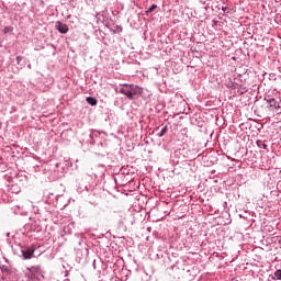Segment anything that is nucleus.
<instances>
[{
  "label": "nucleus",
  "instance_id": "obj_1",
  "mask_svg": "<svg viewBox=\"0 0 281 281\" xmlns=\"http://www.w3.org/2000/svg\"><path fill=\"white\" fill-rule=\"evenodd\" d=\"M265 102L268 104L267 108L270 111H274L277 113V115H280V113H281L280 102H278L274 98H272L270 95L265 97Z\"/></svg>",
  "mask_w": 281,
  "mask_h": 281
},
{
  "label": "nucleus",
  "instance_id": "obj_2",
  "mask_svg": "<svg viewBox=\"0 0 281 281\" xmlns=\"http://www.w3.org/2000/svg\"><path fill=\"white\" fill-rule=\"evenodd\" d=\"M123 87H130V89L128 88H121L119 90V93H122L123 95H126V98H128V100H133V98L137 93V92H135L134 86L128 85V83H124Z\"/></svg>",
  "mask_w": 281,
  "mask_h": 281
},
{
  "label": "nucleus",
  "instance_id": "obj_3",
  "mask_svg": "<svg viewBox=\"0 0 281 281\" xmlns=\"http://www.w3.org/2000/svg\"><path fill=\"white\" fill-rule=\"evenodd\" d=\"M30 273H26L29 281H41V268L32 267L29 269Z\"/></svg>",
  "mask_w": 281,
  "mask_h": 281
},
{
  "label": "nucleus",
  "instance_id": "obj_4",
  "mask_svg": "<svg viewBox=\"0 0 281 281\" xmlns=\"http://www.w3.org/2000/svg\"><path fill=\"white\" fill-rule=\"evenodd\" d=\"M55 27L60 34H67L69 32V26L63 22H56Z\"/></svg>",
  "mask_w": 281,
  "mask_h": 281
},
{
  "label": "nucleus",
  "instance_id": "obj_5",
  "mask_svg": "<svg viewBox=\"0 0 281 281\" xmlns=\"http://www.w3.org/2000/svg\"><path fill=\"white\" fill-rule=\"evenodd\" d=\"M22 255L24 260H30L32 258V256H34V248H26L24 250H22Z\"/></svg>",
  "mask_w": 281,
  "mask_h": 281
},
{
  "label": "nucleus",
  "instance_id": "obj_6",
  "mask_svg": "<svg viewBox=\"0 0 281 281\" xmlns=\"http://www.w3.org/2000/svg\"><path fill=\"white\" fill-rule=\"evenodd\" d=\"M89 203H91V205H98L100 203V195L95 193L89 195Z\"/></svg>",
  "mask_w": 281,
  "mask_h": 281
},
{
  "label": "nucleus",
  "instance_id": "obj_7",
  "mask_svg": "<svg viewBox=\"0 0 281 281\" xmlns=\"http://www.w3.org/2000/svg\"><path fill=\"white\" fill-rule=\"evenodd\" d=\"M86 102L90 104V106H95L98 104V100L93 97L86 98Z\"/></svg>",
  "mask_w": 281,
  "mask_h": 281
},
{
  "label": "nucleus",
  "instance_id": "obj_8",
  "mask_svg": "<svg viewBox=\"0 0 281 281\" xmlns=\"http://www.w3.org/2000/svg\"><path fill=\"white\" fill-rule=\"evenodd\" d=\"M113 34H122V27L119 25L112 26Z\"/></svg>",
  "mask_w": 281,
  "mask_h": 281
},
{
  "label": "nucleus",
  "instance_id": "obj_9",
  "mask_svg": "<svg viewBox=\"0 0 281 281\" xmlns=\"http://www.w3.org/2000/svg\"><path fill=\"white\" fill-rule=\"evenodd\" d=\"M258 148H262L263 150H267V144L262 140H257Z\"/></svg>",
  "mask_w": 281,
  "mask_h": 281
},
{
  "label": "nucleus",
  "instance_id": "obj_10",
  "mask_svg": "<svg viewBox=\"0 0 281 281\" xmlns=\"http://www.w3.org/2000/svg\"><path fill=\"white\" fill-rule=\"evenodd\" d=\"M272 280H281V270L280 269L274 272V277L272 278Z\"/></svg>",
  "mask_w": 281,
  "mask_h": 281
},
{
  "label": "nucleus",
  "instance_id": "obj_11",
  "mask_svg": "<svg viewBox=\"0 0 281 281\" xmlns=\"http://www.w3.org/2000/svg\"><path fill=\"white\" fill-rule=\"evenodd\" d=\"M167 132H168V126L162 127L160 133L158 134V137H164V135H166Z\"/></svg>",
  "mask_w": 281,
  "mask_h": 281
},
{
  "label": "nucleus",
  "instance_id": "obj_12",
  "mask_svg": "<svg viewBox=\"0 0 281 281\" xmlns=\"http://www.w3.org/2000/svg\"><path fill=\"white\" fill-rule=\"evenodd\" d=\"M157 10V4H151L149 9H147V14H150V12H155Z\"/></svg>",
  "mask_w": 281,
  "mask_h": 281
},
{
  "label": "nucleus",
  "instance_id": "obj_13",
  "mask_svg": "<svg viewBox=\"0 0 281 281\" xmlns=\"http://www.w3.org/2000/svg\"><path fill=\"white\" fill-rule=\"evenodd\" d=\"M10 32H12V27L11 26H7L4 29V34H10Z\"/></svg>",
  "mask_w": 281,
  "mask_h": 281
},
{
  "label": "nucleus",
  "instance_id": "obj_14",
  "mask_svg": "<svg viewBox=\"0 0 281 281\" xmlns=\"http://www.w3.org/2000/svg\"><path fill=\"white\" fill-rule=\"evenodd\" d=\"M21 60H23V57L18 56V57H16V64H18V65H21Z\"/></svg>",
  "mask_w": 281,
  "mask_h": 281
},
{
  "label": "nucleus",
  "instance_id": "obj_15",
  "mask_svg": "<svg viewBox=\"0 0 281 281\" xmlns=\"http://www.w3.org/2000/svg\"><path fill=\"white\" fill-rule=\"evenodd\" d=\"M0 269H1L2 271H8V266H2V267H0Z\"/></svg>",
  "mask_w": 281,
  "mask_h": 281
},
{
  "label": "nucleus",
  "instance_id": "obj_16",
  "mask_svg": "<svg viewBox=\"0 0 281 281\" xmlns=\"http://www.w3.org/2000/svg\"><path fill=\"white\" fill-rule=\"evenodd\" d=\"M278 244L281 245V239L278 240Z\"/></svg>",
  "mask_w": 281,
  "mask_h": 281
}]
</instances>
